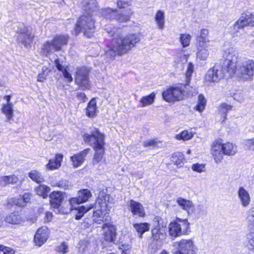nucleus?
Listing matches in <instances>:
<instances>
[{"label":"nucleus","instance_id":"nucleus-1","mask_svg":"<svg viewBox=\"0 0 254 254\" xmlns=\"http://www.w3.org/2000/svg\"><path fill=\"white\" fill-rule=\"evenodd\" d=\"M105 30L110 36L113 37L105 53L106 57L111 60L114 59L117 55L122 56L127 54L140 40L139 35L135 34H129L123 37L120 30L115 27L106 28Z\"/></svg>","mask_w":254,"mask_h":254},{"label":"nucleus","instance_id":"nucleus-2","mask_svg":"<svg viewBox=\"0 0 254 254\" xmlns=\"http://www.w3.org/2000/svg\"><path fill=\"white\" fill-rule=\"evenodd\" d=\"M83 137L84 141L93 146L95 151L92 161L93 164L105 163L104 135L98 129L93 127L91 128L89 133H85Z\"/></svg>","mask_w":254,"mask_h":254},{"label":"nucleus","instance_id":"nucleus-3","mask_svg":"<svg viewBox=\"0 0 254 254\" xmlns=\"http://www.w3.org/2000/svg\"><path fill=\"white\" fill-rule=\"evenodd\" d=\"M229 56L228 49L225 53V60L223 64H216L212 68L209 69L205 76V79L210 82H218L222 78L226 72L230 76L234 74L236 57L231 58Z\"/></svg>","mask_w":254,"mask_h":254},{"label":"nucleus","instance_id":"nucleus-4","mask_svg":"<svg viewBox=\"0 0 254 254\" xmlns=\"http://www.w3.org/2000/svg\"><path fill=\"white\" fill-rule=\"evenodd\" d=\"M229 56L231 58L236 57L234 62L235 67L234 74L244 81L251 80L254 76V61L247 60L241 63H238V52L233 48L228 49Z\"/></svg>","mask_w":254,"mask_h":254},{"label":"nucleus","instance_id":"nucleus-5","mask_svg":"<svg viewBox=\"0 0 254 254\" xmlns=\"http://www.w3.org/2000/svg\"><path fill=\"white\" fill-rule=\"evenodd\" d=\"M212 154L216 163H220L223 158V155L231 156L237 152V146L230 142L221 144L218 142L213 143L211 148Z\"/></svg>","mask_w":254,"mask_h":254},{"label":"nucleus","instance_id":"nucleus-6","mask_svg":"<svg viewBox=\"0 0 254 254\" xmlns=\"http://www.w3.org/2000/svg\"><path fill=\"white\" fill-rule=\"evenodd\" d=\"M94 20L91 14H84L81 16L76 23L74 29L75 35L78 34L81 31L85 36L91 37L94 31Z\"/></svg>","mask_w":254,"mask_h":254},{"label":"nucleus","instance_id":"nucleus-7","mask_svg":"<svg viewBox=\"0 0 254 254\" xmlns=\"http://www.w3.org/2000/svg\"><path fill=\"white\" fill-rule=\"evenodd\" d=\"M68 40L67 35H56L52 41H46L43 45L42 52L47 56L54 51H60L62 46L66 45Z\"/></svg>","mask_w":254,"mask_h":254},{"label":"nucleus","instance_id":"nucleus-8","mask_svg":"<svg viewBox=\"0 0 254 254\" xmlns=\"http://www.w3.org/2000/svg\"><path fill=\"white\" fill-rule=\"evenodd\" d=\"M89 73V69L85 67H81L77 69L75 72V83L80 89L87 90L90 88Z\"/></svg>","mask_w":254,"mask_h":254},{"label":"nucleus","instance_id":"nucleus-9","mask_svg":"<svg viewBox=\"0 0 254 254\" xmlns=\"http://www.w3.org/2000/svg\"><path fill=\"white\" fill-rule=\"evenodd\" d=\"M189 224L187 219H179L178 221L171 222L169 225V234L174 238L185 234L189 229Z\"/></svg>","mask_w":254,"mask_h":254},{"label":"nucleus","instance_id":"nucleus-10","mask_svg":"<svg viewBox=\"0 0 254 254\" xmlns=\"http://www.w3.org/2000/svg\"><path fill=\"white\" fill-rule=\"evenodd\" d=\"M107 198H109L108 195L105 196V201L104 202L102 199L98 200V203L100 204V209H98L93 212V221L95 223L100 224L104 221H108V212L109 209L108 208V205L106 203Z\"/></svg>","mask_w":254,"mask_h":254},{"label":"nucleus","instance_id":"nucleus-11","mask_svg":"<svg viewBox=\"0 0 254 254\" xmlns=\"http://www.w3.org/2000/svg\"><path fill=\"white\" fill-rule=\"evenodd\" d=\"M184 89L181 86H172L162 93L163 99L168 102H174L184 98Z\"/></svg>","mask_w":254,"mask_h":254},{"label":"nucleus","instance_id":"nucleus-12","mask_svg":"<svg viewBox=\"0 0 254 254\" xmlns=\"http://www.w3.org/2000/svg\"><path fill=\"white\" fill-rule=\"evenodd\" d=\"M247 220L251 229L248 235V247L250 250L254 252V207L248 210Z\"/></svg>","mask_w":254,"mask_h":254},{"label":"nucleus","instance_id":"nucleus-13","mask_svg":"<svg viewBox=\"0 0 254 254\" xmlns=\"http://www.w3.org/2000/svg\"><path fill=\"white\" fill-rule=\"evenodd\" d=\"M254 25V13H244L241 14L239 19L234 24L235 29L243 28L248 26Z\"/></svg>","mask_w":254,"mask_h":254},{"label":"nucleus","instance_id":"nucleus-14","mask_svg":"<svg viewBox=\"0 0 254 254\" xmlns=\"http://www.w3.org/2000/svg\"><path fill=\"white\" fill-rule=\"evenodd\" d=\"M178 247V251L186 254H196V248L190 240H182L175 244Z\"/></svg>","mask_w":254,"mask_h":254},{"label":"nucleus","instance_id":"nucleus-15","mask_svg":"<svg viewBox=\"0 0 254 254\" xmlns=\"http://www.w3.org/2000/svg\"><path fill=\"white\" fill-rule=\"evenodd\" d=\"M17 33H18V41L23 44L25 47H28L34 37L31 32L27 27L24 26L23 28H19Z\"/></svg>","mask_w":254,"mask_h":254},{"label":"nucleus","instance_id":"nucleus-16","mask_svg":"<svg viewBox=\"0 0 254 254\" xmlns=\"http://www.w3.org/2000/svg\"><path fill=\"white\" fill-rule=\"evenodd\" d=\"M159 217L154 218L155 222H157L156 225L154 224V228L151 230L152 238L156 241H161L165 239L166 236V231L165 228L159 224Z\"/></svg>","mask_w":254,"mask_h":254},{"label":"nucleus","instance_id":"nucleus-17","mask_svg":"<svg viewBox=\"0 0 254 254\" xmlns=\"http://www.w3.org/2000/svg\"><path fill=\"white\" fill-rule=\"evenodd\" d=\"M91 196L90 190L87 189L80 190L78 192L77 197L71 198L69 200L70 205L73 208L74 205L86 202Z\"/></svg>","mask_w":254,"mask_h":254},{"label":"nucleus","instance_id":"nucleus-18","mask_svg":"<svg viewBox=\"0 0 254 254\" xmlns=\"http://www.w3.org/2000/svg\"><path fill=\"white\" fill-rule=\"evenodd\" d=\"M65 192L61 191H55L50 195L51 206L53 208H58L61 205L64 199Z\"/></svg>","mask_w":254,"mask_h":254},{"label":"nucleus","instance_id":"nucleus-19","mask_svg":"<svg viewBox=\"0 0 254 254\" xmlns=\"http://www.w3.org/2000/svg\"><path fill=\"white\" fill-rule=\"evenodd\" d=\"M48 239V228L42 227L38 229L34 236V242L36 245L40 247Z\"/></svg>","mask_w":254,"mask_h":254},{"label":"nucleus","instance_id":"nucleus-20","mask_svg":"<svg viewBox=\"0 0 254 254\" xmlns=\"http://www.w3.org/2000/svg\"><path fill=\"white\" fill-rule=\"evenodd\" d=\"M238 197L244 207H247L250 204L251 197L249 192L243 187H240L237 191Z\"/></svg>","mask_w":254,"mask_h":254},{"label":"nucleus","instance_id":"nucleus-21","mask_svg":"<svg viewBox=\"0 0 254 254\" xmlns=\"http://www.w3.org/2000/svg\"><path fill=\"white\" fill-rule=\"evenodd\" d=\"M129 210L132 213L133 215L138 217H144L145 216V211L142 205L138 202L134 200H130L129 201Z\"/></svg>","mask_w":254,"mask_h":254},{"label":"nucleus","instance_id":"nucleus-22","mask_svg":"<svg viewBox=\"0 0 254 254\" xmlns=\"http://www.w3.org/2000/svg\"><path fill=\"white\" fill-rule=\"evenodd\" d=\"M90 148H87L81 151L80 153L75 154L70 157L72 165L74 167H78L84 162L85 157L89 153Z\"/></svg>","mask_w":254,"mask_h":254},{"label":"nucleus","instance_id":"nucleus-23","mask_svg":"<svg viewBox=\"0 0 254 254\" xmlns=\"http://www.w3.org/2000/svg\"><path fill=\"white\" fill-rule=\"evenodd\" d=\"M81 7L87 14H91L98 9V4L96 0H83Z\"/></svg>","mask_w":254,"mask_h":254},{"label":"nucleus","instance_id":"nucleus-24","mask_svg":"<svg viewBox=\"0 0 254 254\" xmlns=\"http://www.w3.org/2000/svg\"><path fill=\"white\" fill-rule=\"evenodd\" d=\"M177 202L182 209L187 211L188 215H191L193 214L194 207L192 201L179 197L177 199Z\"/></svg>","mask_w":254,"mask_h":254},{"label":"nucleus","instance_id":"nucleus-25","mask_svg":"<svg viewBox=\"0 0 254 254\" xmlns=\"http://www.w3.org/2000/svg\"><path fill=\"white\" fill-rule=\"evenodd\" d=\"M209 44H196L197 52V58L200 60H206L209 56L208 48Z\"/></svg>","mask_w":254,"mask_h":254},{"label":"nucleus","instance_id":"nucleus-26","mask_svg":"<svg viewBox=\"0 0 254 254\" xmlns=\"http://www.w3.org/2000/svg\"><path fill=\"white\" fill-rule=\"evenodd\" d=\"M98 15L103 17L102 22L105 19L111 20L114 19L116 15V10L110 8L101 9L98 11Z\"/></svg>","mask_w":254,"mask_h":254},{"label":"nucleus","instance_id":"nucleus-27","mask_svg":"<svg viewBox=\"0 0 254 254\" xmlns=\"http://www.w3.org/2000/svg\"><path fill=\"white\" fill-rule=\"evenodd\" d=\"M104 237L105 241L114 242L116 239V229L114 226H108L105 230Z\"/></svg>","mask_w":254,"mask_h":254},{"label":"nucleus","instance_id":"nucleus-28","mask_svg":"<svg viewBox=\"0 0 254 254\" xmlns=\"http://www.w3.org/2000/svg\"><path fill=\"white\" fill-rule=\"evenodd\" d=\"M75 205H74L73 208H72L71 205H70V209H75L77 211L76 213L75 214V218L76 220H80L86 212L93 207L92 205L87 206H81L77 207H75Z\"/></svg>","mask_w":254,"mask_h":254},{"label":"nucleus","instance_id":"nucleus-29","mask_svg":"<svg viewBox=\"0 0 254 254\" xmlns=\"http://www.w3.org/2000/svg\"><path fill=\"white\" fill-rule=\"evenodd\" d=\"M31 194L29 193H25L22 196L20 195L18 198H15L13 203L19 207H24L30 202Z\"/></svg>","mask_w":254,"mask_h":254},{"label":"nucleus","instance_id":"nucleus-30","mask_svg":"<svg viewBox=\"0 0 254 254\" xmlns=\"http://www.w3.org/2000/svg\"><path fill=\"white\" fill-rule=\"evenodd\" d=\"M1 111L7 121L11 120L13 118V104H3Z\"/></svg>","mask_w":254,"mask_h":254},{"label":"nucleus","instance_id":"nucleus-31","mask_svg":"<svg viewBox=\"0 0 254 254\" xmlns=\"http://www.w3.org/2000/svg\"><path fill=\"white\" fill-rule=\"evenodd\" d=\"M5 221L6 223L14 225L20 224L23 222L21 216L15 213H12L7 216Z\"/></svg>","mask_w":254,"mask_h":254},{"label":"nucleus","instance_id":"nucleus-32","mask_svg":"<svg viewBox=\"0 0 254 254\" xmlns=\"http://www.w3.org/2000/svg\"><path fill=\"white\" fill-rule=\"evenodd\" d=\"M209 32L207 29H201L200 33V35L197 37L196 44H209L210 41L208 39Z\"/></svg>","mask_w":254,"mask_h":254},{"label":"nucleus","instance_id":"nucleus-33","mask_svg":"<svg viewBox=\"0 0 254 254\" xmlns=\"http://www.w3.org/2000/svg\"><path fill=\"white\" fill-rule=\"evenodd\" d=\"M133 13V11L131 8L124 13H117L116 12V15L114 19H116L119 22H126L129 20L130 16Z\"/></svg>","mask_w":254,"mask_h":254},{"label":"nucleus","instance_id":"nucleus-34","mask_svg":"<svg viewBox=\"0 0 254 254\" xmlns=\"http://www.w3.org/2000/svg\"><path fill=\"white\" fill-rule=\"evenodd\" d=\"M133 227L137 232L140 238L142 237V234L149 230V224L147 223H140L133 224Z\"/></svg>","mask_w":254,"mask_h":254},{"label":"nucleus","instance_id":"nucleus-35","mask_svg":"<svg viewBox=\"0 0 254 254\" xmlns=\"http://www.w3.org/2000/svg\"><path fill=\"white\" fill-rule=\"evenodd\" d=\"M155 19L158 27L160 29H163L165 25L164 12L161 10H159L155 15Z\"/></svg>","mask_w":254,"mask_h":254},{"label":"nucleus","instance_id":"nucleus-36","mask_svg":"<svg viewBox=\"0 0 254 254\" xmlns=\"http://www.w3.org/2000/svg\"><path fill=\"white\" fill-rule=\"evenodd\" d=\"M35 191L37 194L46 198L48 196L50 188L46 185H41L35 189Z\"/></svg>","mask_w":254,"mask_h":254},{"label":"nucleus","instance_id":"nucleus-37","mask_svg":"<svg viewBox=\"0 0 254 254\" xmlns=\"http://www.w3.org/2000/svg\"><path fill=\"white\" fill-rule=\"evenodd\" d=\"M96 111V100L95 99H92L88 104V106L86 109V114L88 117L92 118L95 115Z\"/></svg>","mask_w":254,"mask_h":254},{"label":"nucleus","instance_id":"nucleus-38","mask_svg":"<svg viewBox=\"0 0 254 254\" xmlns=\"http://www.w3.org/2000/svg\"><path fill=\"white\" fill-rule=\"evenodd\" d=\"M29 177L37 183H41L44 180L41 174L37 170H32L28 173Z\"/></svg>","mask_w":254,"mask_h":254},{"label":"nucleus","instance_id":"nucleus-39","mask_svg":"<svg viewBox=\"0 0 254 254\" xmlns=\"http://www.w3.org/2000/svg\"><path fill=\"white\" fill-rule=\"evenodd\" d=\"M155 94L154 92L148 96L143 97L140 100L141 107H145L152 104L154 101Z\"/></svg>","mask_w":254,"mask_h":254},{"label":"nucleus","instance_id":"nucleus-40","mask_svg":"<svg viewBox=\"0 0 254 254\" xmlns=\"http://www.w3.org/2000/svg\"><path fill=\"white\" fill-rule=\"evenodd\" d=\"M184 155L180 152H177L174 153L172 157L171 161L175 165L181 167L183 164Z\"/></svg>","mask_w":254,"mask_h":254},{"label":"nucleus","instance_id":"nucleus-41","mask_svg":"<svg viewBox=\"0 0 254 254\" xmlns=\"http://www.w3.org/2000/svg\"><path fill=\"white\" fill-rule=\"evenodd\" d=\"M18 178L14 175L3 176L0 178V181L3 182L6 185L16 184L18 182Z\"/></svg>","mask_w":254,"mask_h":254},{"label":"nucleus","instance_id":"nucleus-42","mask_svg":"<svg viewBox=\"0 0 254 254\" xmlns=\"http://www.w3.org/2000/svg\"><path fill=\"white\" fill-rule=\"evenodd\" d=\"M53 187H58L62 189L66 190L70 189L72 187V184L68 181L62 180L54 184Z\"/></svg>","mask_w":254,"mask_h":254},{"label":"nucleus","instance_id":"nucleus-43","mask_svg":"<svg viewBox=\"0 0 254 254\" xmlns=\"http://www.w3.org/2000/svg\"><path fill=\"white\" fill-rule=\"evenodd\" d=\"M193 136V134L191 132H189L187 130H184L180 133L176 135L175 138L179 140H188L191 139Z\"/></svg>","mask_w":254,"mask_h":254},{"label":"nucleus","instance_id":"nucleus-44","mask_svg":"<svg viewBox=\"0 0 254 254\" xmlns=\"http://www.w3.org/2000/svg\"><path fill=\"white\" fill-rule=\"evenodd\" d=\"M232 107L228 104L225 103H222L221 104L219 112L221 113L223 119L222 122H224L225 120L226 119V114L230 110H231Z\"/></svg>","mask_w":254,"mask_h":254},{"label":"nucleus","instance_id":"nucleus-45","mask_svg":"<svg viewBox=\"0 0 254 254\" xmlns=\"http://www.w3.org/2000/svg\"><path fill=\"white\" fill-rule=\"evenodd\" d=\"M191 36L189 34H181L180 41L183 47H187L190 45Z\"/></svg>","mask_w":254,"mask_h":254},{"label":"nucleus","instance_id":"nucleus-46","mask_svg":"<svg viewBox=\"0 0 254 254\" xmlns=\"http://www.w3.org/2000/svg\"><path fill=\"white\" fill-rule=\"evenodd\" d=\"M131 0H118L117 5L119 8H126L131 5Z\"/></svg>","mask_w":254,"mask_h":254},{"label":"nucleus","instance_id":"nucleus-47","mask_svg":"<svg viewBox=\"0 0 254 254\" xmlns=\"http://www.w3.org/2000/svg\"><path fill=\"white\" fill-rule=\"evenodd\" d=\"M64 62L62 60H60L59 59H57L55 61V64L56 65L57 69L61 71H63L64 70L66 69V68L64 65Z\"/></svg>","mask_w":254,"mask_h":254},{"label":"nucleus","instance_id":"nucleus-48","mask_svg":"<svg viewBox=\"0 0 254 254\" xmlns=\"http://www.w3.org/2000/svg\"><path fill=\"white\" fill-rule=\"evenodd\" d=\"M193 71V65L191 63H189L187 67V71L186 72V79L187 82H188L190 79V77Z\"/></svg>","mask_w":254,"mask_h":254},{"label":"nucleus","instance_id":"nucleus-49","mask_svg":"<svg viewBox=\"0 0 254 254\" xmlns=\"http://www.w3.org/2000/svg\"><path fill=\"white\" fill-rule=\"evenodd\" d=\"M205 166L203 164H194L191 166V169L193 171L198 173H201L204 171Z\"/></svg>","mask_w":254,"mask_h":254},{"label":"nucleus","instance_id":"nucleus-50","mask_svg":"<svg viewBox=\"0 0 254 254\" xmlns=\"http://www.w3.org/2000/svg\"><path fill=\"white\" fill-rule=\"evenodd\" d=\"M244 145L250 150L254 151V138L252 139H247L244 141Z\"/></svg>","mask_w":254,"mask_h":254},{"label":"nucleus","instance_id":"nucleus-51","mask_svg":"<svg viewBox=\"0 0 254 254\" xmlns=\"http://www.w3.org/2000/svg\"><path fill=\"white\" fill-rule=\"evenodd\" d=\"M47 68L46 67H43L42 68V72L40 73L37 77V80L40 82H43L46 78L47 73L45 74Z\"/></svg>","mask_w":254,"mask_h":254},{"label":"nucleus","instance_id":"nucleus-52","mask_svg":"<svg viewBox=\"0 0 254 254\" xmlns=\"http://www.w3.org/2000/svg\"><path fill=\"white\" fill-rule=\"evenodd\" d=\"M0 251L3 252V254H14V251L10 248L3 245H0Z\"/></svg>","mask_w":254,"mask_h":254},{"label":"nucleus","instance_id":"nucleus-53","mask_svg":"<svg viewBox=\"0 0 254 254\" xmlns=\"http://www.w3.org/2000/svg\"><path fill=\"white\" fill-rule=\"evenodd\" d=\"M56 165H57V163L56 164L55 161L53 159H50L49 163L47 165V168L49 170H53L60 167Z\"/></svg>","mask_w":254,"mask_h":254},{"label":"nucleus","instance_id":"nucleus-54","mask_svg":"<svg viewBox=\"0 0 254 254\" xmlns=\"http://www.w3.org/2000/svg\"><path fill=\"white\" fill-rule=\"evenodd\" d=\"M63 74L64 78H65L68 82H71L73 80V78L71 74L67 71L66 69L64 70L63 71Z\"/></svg>","mask_w":254,"mask_h":254},{"label":"nucleus","instance_id":"nucleus-55","mask_svg":"<svg viewBox=\"0 0 254 254\" xmlns=\"http://www.w3.org/2000/svg\"><path fill=\"white\" fill-rule=\"evenodd\" d=\"M57 251L63 254L66 253L67 252V246L64 244H62L61 245L57 247Z\"/></svg>","mask_w":254,"mask_h":254},{"label":"nucleus","instance_id":"nucleus-56","mask_svg":"<svg viewBox=\"0 0 254 254\" xmlns=\"http://www.w3.org/2000/svg\"><path fill=\"white\" fill-rule=\"evenodd\" d=\"M63 156L62 154H57L55 156V159L53 160L55 161L57 166L60 167L61 164V162L63 160Z\"/></svg>","mask_w":254,"mask_h":254},{"label":"nucleus","instance_id":"nucleus-57","mask_svg":"<svg viewBox=\"0 0 254 254\" xmlns=\"http://www.w3.org/2000/svg\"><path fill=\"white\" fill-rule=\"evenodd\" d=\"M233 98L234 100L239 102H242L244 100V97L242 96L240 93H236L234 94Z\"/></svg>","mask_w":254,"mask_h":254},{"label":"nucleus","instance_id":"nucleus-58","mask_svg":"<svg viewBox=\"0 0 254 254\" xmlns=\"http://www.w3.org/2000/svg\"><path fill=\"white\" fill-rule=\"evenodd\" d=\"M198 103L201 105H203L205 106L206 105V99L202 95H199L198 96Z\"/></svg>","mask_w":254,"mask_h":254},{"label":"nucleus","instance_id":"nucleus-59","mask_svg":"<svg viewBox=\"0 0 254 254\" xmlns=\"http://www.w3.org/2000/svg\"><path fill=\"white\" fill-rule=\"evenodd\" d=\"M155 144V141L153 140H147L144 142V146L145 147H149L153 146Z\"/></svg>","mask_w":254,"mask_h":254},{"label":"nucleus","instance_id":"nucleus-60","mask_svg":"<svg viewBox=\"0 0 254 254\" xmlns=\"http://www.w3.org/2000/svg\"><path fill=\"white\" fill-rule=\"evenodd\" d=\"M204 106H203V105H201L198 103L195 106L194 109L196 110L199 111V112H201L204 109Z\"/></svg>","mask_w":254,"mask_h":254},{"label":"nucleus","instance_id":"nucleus-61","mask_svg":"<svg viewBox=\"0 0 254 254\" xmlns=\"http://www.w3.org/2000/svg\"><path fill=\"white\" fill-rule=\"evenodd\" d=\"M77 96L79 99H80L81 100H82L83 102H85V100L86 99V95L84 93H78Z\"/></svg>","mask_w":254,"mask_h":254},{"label":"nucleus","instance_id":"nucleus-62","mask_svg":"<svg viewBox=\"0 0 254 254\" xmlns=\"http://www.w3.org/2000/svg\"><path fill=\"white\" fill-rule=\"evenodd\" d=\"M11 95H5L3 97V99L5 100L6 102L5 104H12V102H11Z\"/></svg>","mask_w":254,"mask_h":254},{"label":"nucleus","instance_id":"nucleus-63","mask_svg":"<svg viewBox=\"0 0 254 254\" xmlns=\"http://www.w3.org/2000/svg\"><path fill=\"white\" fill-rule=\"evenodd\" d=\"M46 217L47 218V221H49L51 219L52 217V214L49 212H47L46 213Z\"/></svg>","mask_w":254,"mask_h":254},{"label":"nucleus","instance_id":"nucleus-64","mask_svg":"<svg viewBox=\"0 0 254 254\" xmlns=\"http://www.w3.org/2000/svg\"><path fill=\"white\" fill-rule=\"evenodd\" d=\"M128 249V248H127V249L125 248L124 250H123L122 251V254H128V253L127 252V251Z\"/></svg>","mask_w":254,"mask_h":254}]
</instances>
